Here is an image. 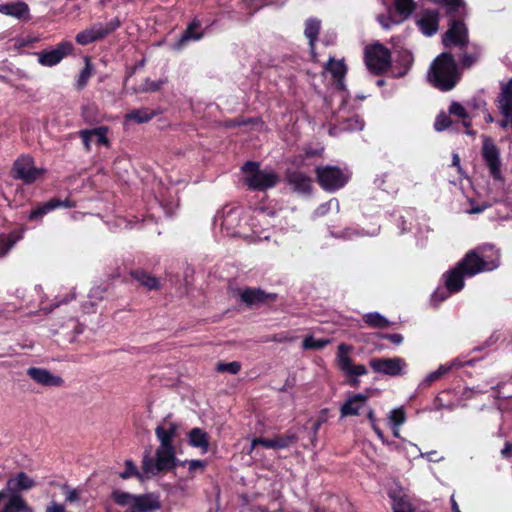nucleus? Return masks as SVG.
<instances>
[{"instance_id":"f257e3e1","label":"nucleus","mask_w":512,"mask_h":512,"mask_svg":"<svg viewBox=\"0 0 512 512\" xmlns=\"http://www.w3.org/2000/svg\"><path fill=\"white\" fill-rule=\"evenodd\" d=\"M500 254L492 245H484L471 251L451 270L443 275L445 286L450 293H457L464 287V278L478 273L492 271L499 266Z\"/></svg>"},{"instance_id":"f03ea898","label":"nucleus","mask_w":512,"mask_h":512,"mask_svg":"<svg viewBox=\"0 0 512 512\" xmlns=\"http://www.w3.org/2000/svg\"><path fill=\"white\" fill-rule=\"evenodd\" d=\"M427 78L429 82L442 91H449L459 81V73L453 56L440 54L431 64Z\"/></svg>"},{"instance_id":"7ed1b4c3","label":"nucleus","mask_w":512,"mask_h":512,"mask_svg":"<svg viewBox=\"0 0 512 512\" xmlns=\"http://www.w3.org/2000/svg\"><path fill=\"white\" fill-rule=\"evenodd\" d=\"M112 498L119 506L128 511L152 512L161 508L158 496L154 494L133 495L121 490H114Z\"/></svg>"},{"instance_id":"20e7f679","label":"nucleus","mask_w":512,"mask_h":512,"mask_svg":"<svg viewBox=\"0 0 512 512\" xmlns=\"http://www.w3.org/2000/svg\"><path fill=\"white\" fill-rule=\"evenodd\" d=\"M315 173L320 187L331 193L343 188L351 178L348 169L333 165L318 166Z\"/></svg>"},{"instance_id":"39448f33","label":"nucleus","mask_w":512,"mask_h":512,"mask_svg":"<svg viewBox=\"0 0 512 512\" xmlns=\"http://www.w3.org/2000/svg\"><path fill=\"white\" fill-rule=\"evenodd\" d=\"M244 183L252 190H266L274 187L278 182V176L271 170H261L259 164L248 161L243 167Z\"/></svg>"},{"instance_id":"423d86ee","label":"nucleus","mask_w":512,"mask_h":512,"mask_svg":"<svg viewBox=\"0 0 512 512\" xmlns=\"http://www.w3.org/2000/svg\"><path fill=\"white\" fill-rule=\"evenodd\" d=\"M177 463L175 447L158 446L154 459L149 455L143 457L145 473L151 477L156 476L162 471L173 469Z\"/></svg>"},{"instance_id":"0eeeda50","label":"nucleus","mask_w":512,"mask_h":512,"mask_svg":"<svg viewBox=\"0 0 512 512\" xmlns=\"http://www.w3.org/2000/svg\"><path fill=\"white\" fill-rule=\"evenodd\" d=\"M120 25L121 22L118 18H114L106 24L95 23L89 28L79 32L76 35L75 40L79 45L85 46L105 38L107 35L118 29Z\"/></svg>"},{"instance_id":"6e6552de","label":"nucleus","mask_w":512,"mask_h":512,"mask_svg":"<svg viewBox=\"0 0 512 512\" xmlns=\"http://www.w3.org/2000/svg\"><path fill=\"white\" fill-rule=\"evenodd\" d=\"M365 63L371 72L382 73L391 65L390 51L379 43L371 45L365 49Z\"/></svg>"},{"instance_id":"1a4fd4ad","label":"nucleus","mask_w":512,"mask_h":512,"mask_svg":"<svg viewBox=\"0 0 512 512\" xmlns=\"http://www.w3.org/2000/svg\"><path fill=\"white\" fill-rule=\"evenodd\" d=\"M13 172L16 179H20L25 184H32L44 175L45 169L36 168L31 156L22 155L14 162Z\"/></svg>"},{"instance_id":"9d476101","label":"nucleus","mask_w":512,"mask_h":512,"mask_svg":"<svg viewBox=\"0 0 512 512\" xmlns=\"http://www.w3.org/2000/svg\"><path fill=\"white\" fill-rule=\"evenodd\" d=\"M243 211L240 207L226 206L223 208L221 213L215 217V222L219 223L221 229L228 236H242L243 233L238 230Z\"/></svg>"},{"instance_id":"9b49d317","label":"nucleus","mask_w":512,"mask_h":512,"mask_svg":"<svg viewBox=\"0 0 512 512\" xmlns=\"http://www.w3.org/2000/svg\"><path fill=\"white\" fill-rule=\"evenodd\" d=\"M370 367L376 373L391 377L402 376L406 373L407 363L403 358H373L369 362Z\"/></svg>"},{"instance_id":"f8f14e48","label":"nucleus","mask_w":512,"mask_h":512,"mask_svg":"<svg viewBox=\"0 0 512 512\" xmlns=\"http://www.w3.org/2000/svg\"><path fill=\"white\" fill-rule=\"evenodd\" d=\"M353 350L352 346L341 343L338 346L336 361L339 369L349 377H359L367 374V368L363 364L354 365L350 352Z\"/></svg>"},{"instance_id":"ddd939ff","label":"nucleus","mask_w":512,"mask_h":512,"mask_svg":"<svg viewBox=\"0 0 512 512\" xmlns=\"http://www.w3.org/2000/svg\"><path fill=\"white\" fill-rule=\"evenodd\" d=\"M394 6L396 10V16L379 15L377 20L384 29H390L393 25L400 24L402 21L407 19L414 11L416 4L414 0H395Z\"/></svg>"},{"instance_id":"4468645a","label":"nucleus","mask_w":512,"mask_h":512,"mask_svg":"<svg viewBox=\"0 0 512 512\" xmlns=\"http://www.w3.org/2000/svg\"><path fill=\"white\" fill-rule=\"evenodd\" d=\"M72 52L73 44L69 41H62L51 50L37 53L38 62L45 67H53L59 64L66 56L72 54Z\"/></svg>"},{"instance_id":"2eb2a0df","label":"nucleus","mask_w":512,"mask_h":512,"mask_svg":"<svg viewBox=\"0 0 512 512\" xmlns=\"http://www.w3.org/2000/svg\"><path fill=\"white\" fill-rule=\"evenodd\" d=\"M482 156L489 168L491 176L496 180H501L499 149L494 142L486 136L483 137Z\"/></svg>"},{"instance_id":"dca6fc26","label":"nucleus","mask_w":512,"mask_h":512,"mask_svg":"<svg viewBox=\"0 0 512 512\" xmlns=\"http://www.w3.org/2000/svg\"><path fill=\"white\" fill-rule=\"evenodd\" d=\"M443 44L449 48L452 46L465 47L468 43L467 28L461 21H452L450 28L443 36Z\"/></svg>"},{"instance_id":"f3484780","label":"nucleus","mask_w":512,"mask_h":512,"mask_svg":"<svg viewBox=\"0 0 512 512\" xmlns=\"http://www.w3.org/2000/svg\"><path fill=\"white\" fill-rule=\"evenodd\" d=\"M107 133L108 128L105 126H100L93 129L80 130L79 137L82 139L86 151H90L92 145H109Z\"/></svg>"},{"instance_id":"a211bd4d","label":"nucleus","mask_w":512,"mask_h":512,"mask_svg":"<svg viewBox=\"0 0 512 512\" xmlns=\"http://www.w3.org/2000/svg\"><path fill=\"white\" fill-rule=\"evenodd\" d=\"M71 208L74 207V204L69 200H59L56 198H53L49 200L48 202L38 204L36 207H34L30 213H29V219L31 221H41V219L48 214L49 212L53 211L56 208Z\"/></svg>"},{"instance_id":"6ab92c4d","label":"nucleus","mask_w":512,"mask_h":512,"mask_svg":"<svg viewBox=\"0 0 512 512\" xmlns=\"http://www.w3.org/2000/svg\"><path fill=\"white\" fill-rule=\"evenodd\" d=\"M179 426L169 418H165L155 429V434L160 442L159 446L174 447L173 439L177 435Z\"/></svg>"},{"instance_id":"aec40b11","label":"nucleus","mask_w":512,"mask_h":512,"mask_svg":"<svg viewBox=\"0 0 512 512\" xmlns=\"http://www.w3.org/2000/svg\"><path fill=\"white\" fill-rule=\"evenodd\" d=\"M295 440V435H282L271 439L255 438L251 442V447L248 453L250 454L252 450L259 445L267 449H284L294 443Z\"/></svg>"},{"instance_id":"412c9836","label":"nucleus","mask_w":512,"mask_h":512,"mask_svg":"<svg viewBox=\"0 0 512 512\" xmlns=\"http://www.w3.org/2000/svg\"><path fill=\"white\" fill-rule=\"evenodd\" d=\"M27 375L36 383L43 386L58 387L63 384V379L61 377L52 374L44 368L30 367L27 370Z\"/></svg>"},{"instance_id":"4be33fe9","label":"nucleus","mask_w":512,"mask_h":512,"mask_svg":"<svg viewBox=\"0 0 512 512\" xmlns=\"http://www.w3.org/2000/svg\"><path fill=\"white\" fill-rule=\"evenodd\" d=\"M420 31L426 36L434 35L439 26V13L436 10H425L417 20Z\"/></svg>"},{"instance_id":"5701e85b","label":"nucleus","mask_w":512,"mask_h":512,"mask_svg":"<svg viewBox=\"0 0 512 512\" xmlns=\"http://www.w3.org/2000/svg\"><path fill=\"white\" fill-rule=\"evenodd\" d=\"M367 396L364 394H351L340 408L341 417L356 416L366 405Z\"/></svg>"},{"instance_id":"b1692460","label":"nucleus","mask_w":512,"mask_h":512,"mask_svg":"<svg viewBox=\"0 0 512 512\" xmlns=\"http://www.w3.org/2000/svg\"><path fill=\"white\" fill-rule=\"evenodd\" d=\"M36 482L26 473L20 472L10 478L6 484V491L11 495H18L19 491L29 490L35 487Z\"/></svg>"},{"instance_id":"393cba45","label":"nucleus","mask_w":512,"mask_h":512,"mask_svg":"<svg viewBox=\"0 0 512 512\" xmlns=\"http://www.w3.org/2000/svg\"><path fill=\"white\" fill-rule=\"evenodd\" d=\"M288 184L299 193H309L312 187L310 177L299 171L289 172L287 175Z\"/></svg>"},{"instance_id":"a878e982","label":"nucleus","mask_w":512,"mask_h":512,"mask_svg":"<svg viewBox=\"0 0 512 512\" xmlns=\"http://www.w3.org/2000/svg\"><path fill=\"white\" fill-rule=\"evenodd\" d=\"M240 300L248 306H258L266 302L269 297L263 290L259 288H244L239 290Z\"/></svg>"},{"instance_id":"bb28decb","label":"nucleus","mask_w":512,"mask_h":512,"mask_svg":"<svg viewBox=\"0 0 512 512\" xmlns=\"http://www.w3.org/2000/svg\"><path fill=\"white\" fill-rule=\"evenodd\" d=\"M199 20H193L181 35L177 43L174 44V49L180 50L186 43L190 41H198L202 38L203 32L200 30Z\"/></svg>"},{"instance_id":"cd10ccee","label":"nucleus","mask_w":512,"mask_h":512,"mask_svg":"<svg viewBox=\"0 0 512 512\" xmlns=\"http://www.w3.org/2000/svg\"><path fill=\"white\" fill-rule=\"evenodd\" d=\"M188 443L194 448L200 449L202 454L209 450V435L201 428H193L188 433Z\"/></svg>"},{"instance_id":"c85d7f7f","label":"nucleus","mask_w":512,"mask_h":512,"mask_svg":"<svg viewBox=\"0 0 512 512\" xmlns=\"http://www.w3.org/2000/svg\"><path fill=\"white\" fill-rule=\"evenodd\" d=\"M0 13L15 17L19 20L29 19V7L24 2L1 4Z\"/></svg>"},{"instance_id":"c756f323","label":"nucleus","mask_w":512,"mask_h":512,"mask_svg":"<svg viewBox=\"0 0 512 512\" xmlns=\"http://www.w3.org/2000/svg\"><path fill=\"white\" fill-rule=\"evenodd\" d=\"M462 366V363L458 360H452L449 363L440 365L437 370L430 372L420 383V387L426 388L432 385L434 382L439 380L442 376L446 375L450 370L455 367Z\"/></svg>"},{"instance_id":"7c9ffc66","label":"nucleus","mask_w":512,"mask_h":512,"mask_svg":"<svg viewBox=\"0 0 512 512\" xmlns=\"http://www.w3.org/2000/svg\"><path fill=\"white\" fill-rule=\"evenodd\" d=\"M388 495L392 500V512H414L407 496L402 491L390 490Z\"/></svg>"},{"instance_id":"2f4dec72","label":"nucleus","mask_w":512,"mask_h":512,"mask_svg":"<svg viewBox=\"0 0 512 512\" xmlns=\"http://www.w3.org/2000/svg\"><path fill=\"white\" fill-rule=\"evenodd\" d=\"M321 28V21L317 18H309L305 22L304 35L308 39L311 52L314 51L315 43Z\"/></svg>"},{"instance_id":"473e14b6","label":"nucleus","mask_w":512,"mask_h":512,"mask_svg":"<svg viewBox=\"0 0 512 512\" xmlns=\"http://www.w3.org/2000/svg\"><path fill=\"white\" fill-rule=\"evenodd\" d=\"M119 476L122 479H129L131 477L138 478L141 482L145 481L146 479L151 478L150 475H146L144 464L142 463V471H139L137 466L132 460H126L125 461V470L122 471Z\"/></svg>"},{"instance_id":"72a5a7b5","label":"nucleus","mask_w":512,"mask_h":512,"mask_svg":"<svg viewBox=\"0 0 512 512\" xmlns=\"http://www.w3.org/2000/svg\"><path fill=\"white\" fill-rule=\"evenodd\" d=\"M1 512H33L20 495H11Z\"/></svg>"},{"instance_id":"f704fd0d","label":"nucleus","mask_w":512,"mask_h":512,"mask_svg":"<svg viewBox=\"0 0 512 512\" xmlns=\"http://www.w3.org/2000/svg\"><path fill=\"white\" fill-rule=\"evenodd\" d=\"M85 66L80 71L76 78L75 87L77 90H82L86 87L89 79L93 75L94 69L89 57L84 58Z\"/></svg>"},{"instance_id":"c9c22d12","label":"nucleus","mask_w":512,"mask_h":512,"mask_svg":"<svg viewBox=\"0 0 512 512\" xmlns=\"http://www.w3.org/2000/svg\"><path fill=\"white\" fill-rule=\"evenodd\" d=\"M155 115L154 111L142 108L130 111L125 115V119L141 124L150 121Z\"/></svg>"},{"instance_id":"e433bc0d","label":"nucleus","mask_w":512,"mask_h":512,"mask_svg":"<svg viewBox=\"0 0 512 512\" xmlns=\"http://www.w3.org/2000/svg\"><path fill=\"white\" fill-rule=\"evenodd\" d=\"M326 69L332 74L339 85L342 86V79L346 74V66L342 60L330 59Z\"/></svg>"},{"instance_id":"4c0bfd02","label":"nucleus","mask_w":512,"mask_h":512,"mask_svg":"<svg viewBox=\"0 0 512 512\" xmlns=\"http://www.w3.org/2000/svg\"><path fill=\"white\" fill-rule=\"evenodd\" d=\"M132 277L148 289H158L159 281L143 270H136L131 273Z\"/></svg>"},{"instance_id":"58836bf2","label":"nucleus","mask_w":512,"mask_h":512,"mask_svg":"<svg viewBox=\"0 0 512 512\" xmlns=\"http://www.w3.org/2000/svg\"><path fill=\"white\" fill-rule=\"evenodd\" d=\"M21 238L22 235L17 232H12L7 235H0V257L6 255Z\"/></svg>"},{"instance_id":"ea45409f","label":"nucleus","mask_w":512,"mask_h":512,"mask_svg":"<svg viewBox=\"0 0 512 512\" xmlns=\"http://www.w3.org/2000/svg\"><path fill=\"white\" fill-rule=\"evenodd\" d=\"M449 113L459 117L462 120L464 127L468 128L471 125V119L462 104L458 102H452L449 107Z\"/></svg>"},{"instance_id":"a19ab883","label":"nucleus","mask_w":512,"mask_h":512,"mask_svg":"<svg viewBox=\"0 0 512 512\" xmlns=\"http://www.w3.org/2000/svg\"><path fill=\"white\" fill-rule=\"evenodd\" d=\"M364 321L371 327L383 328L388 326V320L378 312H371L364 315Z\"/></svg>"},{"instance_id":"79ce46f5","label":"nucleus","mask_w":512,"mask_h":512,"mask_svg":"<svg viewBox=\"0 0 512 512\" xmlns=\"http://www.w3.org/2000/svg\"><path fill=\"white\" fill-rule=\"evenodd\" d=\"M389 426H401L406 421V413L402 407L391 410L388 414Z\"/></svg>"},{"instance_id":"37998d69","label":"nucleus","mask_w":512,"mask_h":512,"mask_svg":"<svg viewBox=\"0 0 512 512\" xmlns=\"http://www.w3.org/2000/svg\"><path fill=\"white\" fill-rule=\"evenodd\" d=\"M330 343L329 339H316L312 336H308L303 340L302 347L305 350L308 349H322Z\"/></svg>"},{"instance_id":"c03bdc74","label":"nucleus","mask_w":512,"mask_h":512,"mask_svg":"<svg viewBox=\"0 0 512 512\" xmlns=\"http://www.w3.org/2000/svg\"><path fill=\"white\" fill-rule=\"evenodd\" d=\"M364 127V123L358 118L353 117L351 119L346 120L341 124V130L343 131H358L362 130Z\"/></svg>"},{"instance_id":"a18cd8bd","label":"nucleus","mask_w":512,"mask_h":512,"mask_svg":"<svg viewBox=\"0 0 512 512\" xmlns=\"http://www.w3.org/2000/svg\"><path fill=\"white\" fill-rule=\"evenodd\" d=\"M216 369L218 372L237 374L241 369V364L237 361H232L229 363H218Z\"/></svg>"},{"instance_id":"49530a36","label":"nucleus","mask_w":512,"mask_h":512,"mask_svg":"<svg viewBox=\"0 0 512 512\" xmlns=\"http://www.w3.org/2000/svg\"><path fill=\"white\" fill-rule=\"evenodd\" d=\"M480 57V51L475 50L473 53H465L460 60L461 66L463 68H470L474 65Z\"/></svg>"},{"instance_id":"de8ad7c7","label":"nucleus","mask_w":512,"mask_h":512,"mask_svg":"<svg viewBox=\"0 0 512 512\" xmlns=\"http://www.w3.org/2000/svg\"><path fill=\"white\" fill-rule=\"evenodd\" d=\"M451 125L450 117L445 113H440L435 120L434 128L437 131H443Z\"/></svg>"},{"instance_id":"09e8293b","label":"nucleus","mask_w":512,"mask_h":512,"mask_svg":"<svg viewBox=\"0 0 512 512\" xmlns=\"http://www.w3.org/2000/svg\"><path fill=\"white\" fill-rule=\"evenodd\" d=\"M332 207L339 209V202L337 199H330L328 202L321 204L314 212L316 216L325 215Z\"/></svg>"},{"instance_id":"8fccbe9b","label":"nucleus","mask_w":512,"mask_h":512,"mask_svg":"<svg viewBox=\"0 0 512 512\" xmlns=\"http://www.w3.org/2000/svg\"><path fill=\"white\" fill-rule=\"evenodd\" d=\"M181 465H187L189 472L193 474L197 470H203L206 466V462L204 460H186L181 462Z\"/></svg>"},{"instance_id":"3c124183","label":"nucleus","mask_w":512,"mask_h":512,"mask_svg":"<svg viewBox=\"0 0 512 512\" xmlns=\"http://www.w3.org/2000/svg\"><path fill=\"white\" fill-rule=\"evenodd\" d=\"M452 293L447 288H438L432 295L433 302H442L446 300Z\"/></svg>"},{"instance_id":"603ef678","label":"nucleus","mask_w":512,"mask_h":512,"mask_svg":"<svg viewBox=\"0 0 512 512\" xmlns=\"http://www.w3.org/2000/svg\"><path fill=\"white\" fill-rule=\"evenodd\" d=\"M105 292H106L105 287H102V286L93 287L89 292V298L91 300H102Z\"/></svg>"},{"instance_id":"864d4df0","label":"nucleus","mask_w":512,"mask_h":512,"mask_svg":"<svg viewBox=\"0 0 512 512\" xmlns=\"http://www.w3.org/2000/svg\"><path fill=\"white\" fill-rule=\"evenodd\" d=\"M164 82L163 81H150V80H147L144 84V90L145 91H151V92H154V91H157L160 89L161 85L163 84Z\"/></svg>"},{"instance_id":"5fc2aeb1","label":"nucleus","mask_w":512,"mask_h":512,"mask_svg":"<svg viewBox=\"0 0 512 512\" xmlns=\"http://www.w3.org/2000/svg\"><path fill=\"white\" fill-rule=\"evenodd\" d=\"M65 499L68 502H75L79 499V492L76 489L66 488Z\"/></svg>"},{"instance_id":"6e6d98bb","label":"nucleus","mask_w":512,"mask_h":512,"mask_svg":"<svg viewBox=\"0 0 512 512\" xmlns=\"http://www.w3.org/2000/svg\"><path fill=\"white\" fill-rule=\"evenodd\" d=\"M45 512H68L64 505L57 503V502H51Z\"/></svg>"},{"instance_id":"4d7b16f0","label":"nucleus","mask_w":512,"mask_h":512,"mask_svg":"<svg viewBox=\"0 0 512 512\" xmlns=\"http://www.w3.org/2000/svg\"><path fill=\"white\" fill-rule=\"evenodd\" d=\"M384 338L390 340L395 345H399L403 341V336L401 334H398V333L387 334V335L384 336Z\"/></svg>"},{"instance_id":"13d9d810","label":"nucleus","mask_w":512,"mask_h":512,"mask_svg":"<svg viewBox=\"0 0 512 512\" xmlns=\"http://www.w3.org/2000/svg\"><path fill=\"white\" fill-rule=\"evenodd\" d=\"M512 454V443L507 442L504 446V448L501 450V455L504 458H509Z\"/></svg>"},{"instance_id":"bf43d9fd","label":"nucleus","mask_w":512,"mask_h":512,"mask_svg":"<svg viewBox=\"0 0 512 512\" xmlns=\"http://www.w3.org/2000/svg\"><path fill=\"white\" fill-rule=\"evenodd\" d=\"M372 429L374 430V432L376 433V435L378 436V438L383 442V443H387L388 442L386 441L385 437H384V434L382 432V430L378 427L377 424H374L372 425Z\"/></svg>"},{"instance_id":"052dcab7","label":"nucleus","mask_w":512,"mask_h":512,"mask_svg":"<svg viewBox=\"0 0 512 512\" xmlns=\"http://www.w3.org/2000/svg\"><path fill=\"white\" fill-rule=\"evenodd\" d=\"M372 429L374 430V432L376 433V435L378 436V438L383 442V443H387L388 442L386 441L385 437H384V434L382 432V430L378 427L377 424H374L372 425Z\"/></svg>"},{"instance_id":"680f3d73","label":"nucleus","mask_w":512,"mask_h":512,"mask_svg":"<svg viewBox=\"0 0 512 512\" xmlns=\"http://www.w3.org/2000/svg\"><path fill=\"white\" fill-rule=\"evenodd\" d=\"M450 501H451L452 512H461L459 509V506L454 498V495L451 496Z\"/></svg>"},{"instance_id":"e2e57ef3","label":"nucleus","mask_w":512,"mask_h":512,"mask_svg":"<svg viewBox=\"0 0 512 512\" xmlns=\"http://www.w3.org/2000/svg\"><path fill=\"white\" fill-rule=\"evenodd\" d=\"M485 208H486V206H473L469 210V213H471V214L481 213L485 210Z\"/></svg>"},{"instance_id":"0e129e2a","label":"nucleus","mask_w":512,"mask_h":512,"mask_svg":"<svg viewBox=\"0 0 512 512\" xmlns=\"http://www.w3.org/2000/svg\"><path fill=\"white\" fill-rule=\"evenodd\" d=\"M367 417L371 423V426L374 425V424H377L376 423V418H375V414H374V411L373 410H369L368 414H367Z\"/></svg>"},{"instance_id":"69168bd1","label":"nucleus","mask_w":512,"mask_h":512,"mask_svg":"<svg viewBox=\"0 0 512 512\" xmlns=\"http://www.w3.org/2000/svg\"><path fill=\"white\" fill-rule=\"evenodd\" d=\"M404 59H405V62L408 66H410L413 62V57L412 55L409 53V52H405L404 54Z\"/></svg>"},{"instance_id":"338daca9","label":"nucleus","mask_w":512,"mask_h":512,"mask_svg":"<svg viewBox=\"0 0 512 512\" xmlns=\"http://www.w3.org/2000/svg\"><path fill=\"white\" fill-rule=\"evenodd\" d=\"M390 427L392 428L394 437L399 438L400 437V426H390Z\"/></svg>"},{"instance_id":"774afa93","label":"nucleus","mask_w":512,"mask_h":512,"mask_svg":"<svg viewBox=\"0 0 512 512\" xmlns=\"http://www.w3.org/2000/svg\"><path fill=\"white\" fill-rule=\"evenodd\" d=\"M175 489L177 491H180L181 493H184L185 492V487H184V484L182 481H179L176 485H175Z\"/></svg>"}]
</instances>
